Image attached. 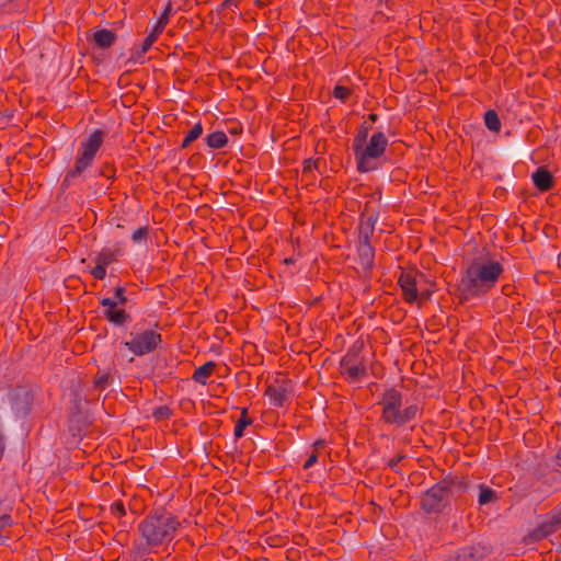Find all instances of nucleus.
Listing matches in <instances>:
<instances>
[{
	"label": "nucleus",
	"instance_id": "f3484780",
	"mask_svg": "<svg viewBox=\"0 0 561 561\" xmlns=\"http://www.w3.org/2000/svg\"><path fill=\"white\" fill-rule=\"evenodd\" d=\"M10 511L11 506L5 504L4 501L0 499V545H2L5 539V537L2 535V531L13 524Z\"/></svg>",
	"mask_w": 561,
	"mask_h": 561
},
{
	"label": "nucleus",
	"instance_id": "ddd939ff",
	"mask_svg": "<svg viewBox=\"0 0 561 561\" xmlns=\"http://www.w3.org/2000/svg\"><path fill=\"white\" fill-rule=\"evenodd\" d=\"M399 285L403 291L404 300L413 304L419 296L415 278L411 274L402 273L399 278Z\"/></svg>",
	"mask_w": 561,
	"mask_h": 561
},
{
	"label": "nucleus",
	"instance_id": "2f4dec72",
	"mask_svg": "<svg viewBox=\"0 0 561 561\" xmlns=\"http://www.w3.org/2000/svg\"><path fill=\"white\" fill-rule=\"evenodd\" d=\"M111 510H112L113 514L118 517L124 516L126 513L125 507H124L123 503H121V502H115L114 504H112Z\"/></svg>",
	"mask_w": 561,
	"mask_h": 561
},
{
	"label": "nucleus",
	"instance_id": "79ce46f5",
	"mask_svg": "<svg viewBox=\"0 0 561 561\" xmlns=\"http://www.w3.org/2000/svg\"><path fill=\"white\" fill-rule=\"evenodd\" d=\"M146 38L149 39L150 42L154 43L158 38V35L154 34L153 32H151Z\"/></svg>",
	"mask_w": 561,
	"mask_h": 561
},
{
	"label": "nucleus",
	"instance_id": "6e6552de",
	"mask_svg": "<svg viewBox=\"0 0 561 561\" xmlns=\"http://www.w3.org/2000/svg\"><path fill=\"white\" fill-rule=\"evenodd\" d=\"M9 403L15 415H25L31 407L33 397L26 387H16L8 393Z\"/></svg>",
	"mask_w": 561,
	"mask_h": 561
},
{
	"label": "nucleus",
	"instance_id": "e433bc0d",
	"mask_svg": "<svg viewBox=\"0 0 561 561\" xmlns=\"http://www.w3.org/2000/svg\"><path fill=\"white\" fill-rule=\"evenodd\" d=\"M318 460V457L316 454H312L308 457V459L306 460L305 465H304V468L305 469H308L310 467H312Z\"/></svg>",
	"mask_w": 561,
	"mask_h": 561
},
{
	"label": "nucleus",
	"instance_id": "c85d7f7f",
	"mask_svg": "<svg viewBox=\"0 0 561 561\" xmlns=\"http://www.w3.org/2000/svg\"><path fill=\"white\" fill-rule=\"evenodd\" d=\"M152 415L157 420H165L170 417L171 410L167 405H161L153 410Z\"/></svg>",
	"mask_w": 561,
	"mask_h": 561
},
{
	"label": "nucleus",
	"instance_id": "aec40b11",
	"mask_svg": "<svg viewBox=\"0 0 561 561\" xmlns=\"http://www.w3.org/2000/svg\"><path fill=\"white\" fill-rule=\"evenodd\" d=\"M228 138L224 131H214L207 137V145L213 149H220L226 146Z\"/></svg>",
	"mask_w": 561,
	"mask_h": 561
},
{
	"label": "nucleus",
	"instance_id": "7ed1b4c3",
	"mask_svg": "<svg viewBox=\"0 0 561 561\" xmlns=\"http://www.w3.org/2000/svg\"><path fill=\"white\" fill-rule=\"evenodd\" d=\"M105 136V131L95 129L80 142L75 164L64 176L61 183L64 188L72 185L77 179H85V172L92 167L96 153L104 142Z\"/></svg>",
	"mask_w": 561,
	"mask_h": 561
},
{
	"label": "nucleus",
	"instance_id": "ea45409f",
	"mask_svg": "<svg viewBox=\"0 0 561 561\" xmlns=\"http://www.w3.org/2000/svg\"><path fill=\"white\" fill-rule=\"evenodd\" d=\"M240 0H225L222 5L226 8H237V4Z\"/></svg>",
	"mask_w": 561,
	"mask_h": 561
},
{
	"label": "nucleus",
	"instance_id": "b1692460",
	"mask_svg": "<svg viewBox=\"0 0 561 561\" xmlns=\"http://www.w3.org/2000/svg\"><path fill=\"white\" fill-rule=\"evenodd\" d=\"M203 133V126L201 123H196L186 134L185 138L183 139L182 147L186 148L188 147L193 141H195L197 138L201 137Z\"/></svg>",
	"mask_w": 561,
	"mask_h": 561
},
{
	"label": "nucleus",
	"instance_id": "a19ab883",
	"mask_svg": "<svg viewBox=\"0 0 561 561\" xmlns=\"http://www.w3.org/2000/svg\"><path fill=\"white\" fill-rule=\"evenodd\" d=\"M323 446H324V440L319 439L313 443L314 450H318V449L322 448Z\"/></svg>",
	"mask_w": 561,
	"mask_h": 561
},
{
	"label": "nucleus",
	"instance_id": "473e14b6",
	"mask_svg": "<svg viewBox=\"0 0 561 561\" xmlns=\"http://www.w3.org/2000/svg\"><path fill=\"white\" fill-rule=\"evenodd\" d=\"M117 304L124 305L126 302V297L124 295V288L123 287H116L115 288V299Z\"/></svg>",
	"mask_w": 561,
	"mask_h": 561
},
{
	"label": "nucleus",
	"instance_id": "f704fd0d",
	"mask_svg": "<svg viewBox=\"0 0 561 561\" xmlns=\"http://www.w3.org/2000/svg\"><path fill=\"white\" fill-rule=\"evenodd\" d=\"M152 44H153L152 42H150L149 39L145 38V41H144V43L141 45L140 51L138 53V57L145 55L150 49Z\"/></svg>",
	"mask_w": 561,
	"mask_h": 561
},
{
	"label": "nucleus",
	"instance_id": "f257e3e1",
	"mask_svg": "<svg viewBox=\"0 0 561 561\" xmlns=\"http://www.w3.org/2000/svg\"><path fill=\"white\" fill-rule=\"evenodd\" d=\"M504 267L489 254H481L469 261L457 285L460 300L483 298L497 284Z\"/></svg>",
	"mask_w": 561,
	"mask_h": 561
},
{
	"label": "nucleus",
	"instance_id": "a211bd4d",
	"mask_svg": "<svg viewBox=\"0 0 561 561\" xmlns=\"http://www.w3.org/2000/svg\"><path fill=\"white\" fill-rule=\"evenodd\" d=\"M216 364L214 362H207L201 367L196 368L193 374V380L201 383L206 385L207 379L214 374Z\"/></svg>",
	"mask_w": 561,
	"mask_h": 561
},
{
	"label": "nucleus",
	"instance_id": "a878e982",
	"mask_svg": "<svg viewBox=\"0 0 561 561\" xmlns=\"http://www.w3.org/2000/svg\"><path fill=\"white\" fill-rule=\"evenodd\" d=\"M114 261V253L107 250L101 251L95 256V263L106 267Z\"/></svg>",
	"mask_w": 561,
	"mask_h": 561
},
{
	"label": "nucleus",
	"instance_id": "1a4fd4ad",
	"mask_svg": "<svg viewBox=\"0 0 561 561\" xmlns=\"http://www.w3.org/2000/svg\"><path fill=\"white\" fill-rule=\"evenodd\" d=\"M559 528H561V511H556L546 516L531 531L530 536L534 540L538 541L557 531Z\"/></svg>",
	"mask_w": 561,
	"mask_h": 561
},
{
	"label": "nucleus",
	"instance_id": "9d476101",
	"mask_svg": "<svg viewBox=\"0 0 561 561\" xmlns=\"http://www.w3.org/2000/svg\"><path fill=\"white\" fill-rule=\"evenodd\" d=\"M341 373L351 381L359 380L365 376L366 367L356 355H345L340 364Z\"/></svg>",
	"mask_w": 561,
	"mask_h": 561
},
{
	"label": "nucleus",
	"instance_id": "cd10ccee",
	"mask_svg": "<svg viewBox=\"0 0 561 561\" xmlns=\"http://www.w3.org/2000/svg\"><path fill=\"white\" fill-rule=\"evenodd\" d=\"M148 227H140L131 234L134 243H145L148 238Z\"/></svg>",
	"mask_w": 561,
	"mask_h": 561
},
{
	"label": "nucleus",
	"instance_id": "423d86ee",
	"mask_svg": "<svg viewBox=\"0 0 561 561\" xmlns=\"http://www.w3.org/2000/svg\"><path fill=\"white\" fill-rule=\"evenodd\" d=\"M129 337L123 344L136 356H144L153 352L161 343V335L153 330L131 332Z\"/></svg>",
	"mask_w": 561,
	"mask_h": 561
},
{
	"label": "nucleus",
	"instance_id": "f03ea898",
	"mask_svg": "<svg viewBox=\"0 0 561 561\" xmlns=\"http://www.w3.org/2000/svg\"><path fill=\"white\" fill-rule=\"evenodd\" d=\"M181 526L179 518L165 510H156L138 525V531L150 549L170 543Z\"/></svg>",
	"mask_w": 561,
	"mask_h": 561
},
{
	"label": "nucleus",
	"instance_id": "9b49d317",
	"mask_svg": "<svg viewBox=\"0 0 561 561\" xmlns=\"http://www.w3.org/2000/svg\"><path fill=\"white\" fill-rule=\"evenodd\" d=\"M101 306L103 307L104 317L115 325H124L129 316L126 313L124 309L117 308L116 300L112 298H103L101 300Z\"/></svg>",
	"mask_w": 561,
	"mask_h": 561
},
{
	"label": "nucleus",
	"instance_id": "4be33fe9",
	"mask_svg": "<svg viewBox=\"0 0 561 561\" xmlns=\"http://www.w3.org/2000/svg\"><path fill=\"white\" fill-rule=\"evenodd\" d=\"M478 488H479L478 503L481 506L491 503L496 497L495 492L491 488H489L484 484H479Z\"/></svg>",
	"mask_w": 561,
	"mask_h": 561
},
{
	"label": "nucleus",
	"instance_id": "393cba45",
	"mask_svg": "<svg viewBox=\"0 0 561 561\" xmlns=\"http://www.w3.org/2000/svg\"><path fill=\"white\" fill-rule=\"evenodd\" d=\"M248 410L244 408L241 412V417L238 420L234 426V436L240 438L243 436L244 428L252 423L251 419L248 417Z\"/></svg>",
	"mask_w": 561,
	"mask_h": 561
},
{
	"label": "nucleus",
	"instance_id": "412c9836",
	"mask_svg": "<svg viewBox=\"0 0 561 561\" xmlns=\"http://www.w3.org/2000/svg\"><path fill=\"white\" fill-rule=\"evenodd\" d=\"M484 124L489 130L497 133L501 129V122L495 111L489 110L484 114Z\"/></svg>",
	"mask_w": 561,
	"mask_h": 561
},
{
	"label": "nucleus",
	"instance_id": "4c0bfd02",
	"mask_svg": "<svg viewBox=\"0 0 561 561\" xmlns=\"http://www.w3.org/2000/svg\"><path fill=\"white\" fill-rule=\"evenodd\" d=\"M164 27H165L164 21H158L156 23L152 32L159 36L163 32Z\"/></svg>",
	"mask_w": 561,
	"mask_h": 561
},
{
	"label": "nucleus",
	"instance_id": "dca6fc26",
	"mask_svg": "<svg viewBox=\"0 0 561 561\" xmlns=\"http://www.w3.org/2000/svg\"><path fill=\"white\" fill-rule=\"evenodd\" d=\"M357 253L359 263L364 268H370L374 264L375 250L370 242L358 241Z\"/></svg>",
	"mask_w": 561,
	"mask_h": 561
},
{
	"label": "nucleus",
	"instance_id": "c9c22d12",
	"mask_svg": "<svg viewBox=\"0 0 561 561\" xmlns=\"http://www.w3.org/2000/svg\"><path fill=\"white\" fill-rule=\"evenodd\" d=\"M170 11H171V4H168L158 21H164V25H167L169 22Z\"/></svg>",
	"mask_w": 561,
	"mask_h": 561
},
{
	"label": "nucleus",
	"instance_id": "4468645a",
	"mask_svg": "<svg viewBox=\"0 0 561 561\" xmlns=\"http://www.w3.org/2000/svg\"><path fill=\"white\" fill-rule=\"evenodd\" d=\"M377 218L374 215L363 217L358 227V241L370 242L374 234Z\"/></svg>",
	"mask_w": 561,
	"mask_h": 561
},
{
	"label": "nucleus",
	"instance_id": "72a5a7b5",
	"mask_svg": "<svg viewBox=\"0 0 561 561\" xmlns=\"http://www.w3.org/2000/svg\"><path fill=\"white\" fill-rule=\"evenodd\" d=\"M107 381H108V375L106 374H103L101 376H99L96 379H95V386L98 388H101L103 389L106 385H107Z\"/></svg>",
	"mask_w": 561,
	"mask_h": 561
},
{
	"label": "nucleus",
	"instance_id": "7c9ffc66",
	"mask_svg": "<svg viewBox=\"0 0 561 561\" xmlns=\"http://www.w3.org/2000/svg\"><path fill=\"white\" fill-rule=\"evenodd\" d=\"M91 274L95 279H103L106 275V267L95 263V266L91 270Z\"/></svg>",
	"mask_w": 561,
	"mask_h": 561
},
{
	"label": "nucleus",
	"instance_id": "37998d69",
	"mask_svg": "<svg viewBox=\"0 0 561 561\" xmlns=\"http://www.w3.org/2000/svg\"><path fill=\"white\" fill-rule=\"evenodd\" d=\"M369 118H370L373 122H375V121L377 119V115H376V114H370V115H369Z\"/></svg>",
	"mask_w": 561,
	"mask_h": 561
},
{
	"label": "nucleus",
	"instance_id": "c03bdc74",
	"mask_svg": "<svg viewBox=\"0 0 561 561\" xmlns=\"http://www.w3.org/2000/svg\"><path fill=\"white\" fill-rule=\"evenodd\" d=\"M400 459H401V457L398 460H393V462H391V466L393 467L394 465H397Z\"/></svg>",
	"mask_w": 561,
	"mask_h": 561
},
{
	"label": "nucleus",
	"instance_id": "20e7f679",
	"mask_svg": "<svg viewBox=\"0 0 561 561\" xmlns=\"http://www.w3.org/2000/svg\"><path fill=\"white\" fill-rule=\"evenodd\" d=\"M379 404L382 408L381 420L391 425L403 426L416 419L419 407L408 404L403 407L402 393L397 389L385 391Z\"/></svg>",
	"mask_w": 561,
	"mask_h": 561
},
{
	"label": "nucleus",
	"instance_id": "c756f323",
	"mask_svg": "<svg viewBox=\"0 0 561 561\" xmlns=\"http://www.w3.org/2000/svg\"><path fill=\"white\" fill-rule=\"evenodd\" d=\"M350 93V89L342 85H336L333 91L334 96L342 101H345L348 98Z\"/></svg>",
	"mask_w": 561,
	"mask_h": 561
},
{
	"label": "nucleus",
	"instance_id": "bb28decb",
	"mask_svg": "<svg viewBox=\"0 0 561 561\" xmlns=\"http://www.w3.org/2000/svg\"><path fill=\"white\" fill-rule=\"evenodd\" d=\"M471 547L462 548L458 551L456 561H474L476 553Z\"/></svg>",
	"mask_w": 561,
	"mask_h": 561
},
{
	"label": "nucleus",
	"instance_id": "6ab92c4d",
	"mask_svg": "<svg viewBox=\"0 0 561 561\" xmlns=\"http://www.w3.org/2000/svg\"><path fill=\"white\" fill-rule=\"evenodd\" d=\"M93 39L99 47L107 48L114 44L115 34L110 30L102 28V30H98L94 33Z\"/></svg>",
	"mask_w": 561,
	"mask_h": 561
},
{
	"label": "nucleus",
	"instance_id": "f8f14e48",
	"mask_svg": "<svg viewBox=\"0 0 561 561\" xmlns=\"http://www.w3.org/2000/svg\"><path fill=\"white\" fill-rule=\"evenodd\" d=\"M265 394L268 397L272 405L280 408L290 397V389L287 385H271L266 388Z\"/></svg>",
	"mask_w": 561,
	"mask_h": 561
},
{
	"label": "nucleus",
	"instance_id": "0eeeda50",
	"mask_svg": "<svg viewBox=\"0 0 561 561\" xmlns=\"http://www.w3.org/2000/svg\"><path fill=\"white\" fill-rule=\"evenodd\" d=\"M450 493L449 482L446 480L439 481L426 491L422 497V508L427 514L439 513L445 507V503Z\"/></svg>",
	"mask_w": 561,
	"mask_h": 561
},
{
	"label": "nucleus",
	"instance_id": "58836bf2",
	"mask_svg": "<svg viewBox=\"0 0 561 561\" xmlns=\"http://www.w3.org/2000/svg\"><path fill=\"white\" fill-rule=\"evenodd\" d=\"M316 163L312 160H306L304 165V172H311Z\"/></svg>",
	"mask_w": 561,
	"mask_h": 561
},
{
	"label": "nucleus",
	"instance_id": "2eb2a0df",
	"mask_svg": "<svg viewBox=\"0 0 561 561\" xmlns=\"http://www.w3.org/2000/svg\"><path fill=\"white\" fill-rule=\"evenodd\" d=\"M531 178L535 186L541 192L550 190L553 184L551 173L545 168L537 169L536 172L533 173Z\"/></svg>",
	"mask_w": 561,
	"mask_h": 561
},
{
	"label": "nucleus",
	"instance_id": "5701e85b",
	"mask_svg": "<svg viewBox=\"0 0 561 561\" xmlns=\"http://www.w3.org/2000/svg\"><path fill=\"white\" fill-rule=\"evenodd\" d=\"M368 135H369V126L366 123H364L357 128L356 135L353 139L352 148L355 149L358 146H360L362 144H364L365 141L369 140Z\"/></svg>",
	"mask_w": 561,
	"mask_h": 561
},
{
	"label": "nucleus",
	"instance_id": "39448f33",
	"mask_svg": "<svg viewBox=\"0 0 561 561\" xmlns=\"http://www.w3.org/2000/svg\"><path fill=\"white\" fill-rule=\"evenodd\" d=\"M388 146L382 131L374 133L369 140L353 149L357 170L360 173L375 171L381 167V160Z\"/></svg>",
	"mask_w": 561,
	"mask_h": 561
}]
</instances>
